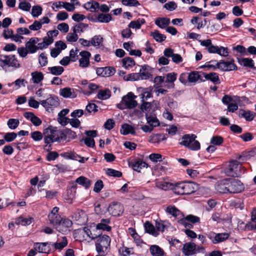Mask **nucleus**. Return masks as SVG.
Here are the masks:
<instances>
[{"label":"nucleus","mask_w":256,"mask_h":256,"mask_svg":"<svg viewBox=\"0 0 256 256\" xmlns=\"http://www.w3.org/2000/svg\"><path fill=\"white\" fill-rule=\"evenodd\" d=\"M240 115L244 117L248 121H252L254 118L255 114L250 111L244 110H240Z\"/></svg>","instance_id":"c03bdc74"},{"label":"nucleus","mask_w":256,"mask_h":256,"mask_svg":"<svg viewBox=\"0 0 256 256\" xmlns=\"http://www.w3.org/2000/svg\"><path fill=\"white\" fill-rule=\"evenodd\" d=\"M145 20L144 18H138L136 20L132 21L129 24L128 26L129 28L139 29L140 28L141 26L145 23Z\"/></svg>","instance_id":"37998d69"},{"label":"nucleus","mask_w":256,"mask_h":256,"mask_svg":"<svg viewBox=\"0 0 256 256\" xmlns=\"http://www.w3.org/2000/svg\"><path fill=\"white\" fill-rule=\"evenodd\" d=\"M196 246L194 242H186L183 246L182 252L186 256H190L196 253Z\"/></svg>","instance_id":"2eb2a0df"},{"label":"nucleus","mask_w":256,"mask_h":256,"mask_svg":"<svg viewBox=\"0 0 256 256\" xmlns=\"http://www.w3.org/2000/svg\"><path fill=\"white\" fill-rule=\"evenodd\" d=\"M150 36L158 42H162L166 38L164 35L160 34L158 31L152 32Z\"/></svg>","instance_id":"3c124183"},{"label":"nucleus","mask_w":256,"mask_h":256,"mask_svg":"<svg viewBox=\"0 0 256 256\" xmlns=\"http://www.w3.org/2000/svg\"><path fill=\"white\" fill-rule=\"evenodd\" d=\"M166 139V137L164 134H154L148 138V142L153 144H159L162 140Z\"/></svg>","instance_id":"5701e85b"},{"label":"nucleus","mask_w":256,"mask_h":256,"mask_svg":"<svg viewBox=\"0 0 256 256\" xmlns=\"http://www.w3.org/2000/svg\"><path fill=\"white\" fill-rule=\"evenodd\" d=\"M174 184L173 183L166 182L164 180H156L155 182V184L156 188L164 190H173Z\"/></svg>","instance_id":"412c9836"},{"label":"nucleus","mask_w":256,"mask_h":256,"mask_svg":"<svg viewBox=\"0 0 256 256\" xmlns=\"http://www.w3.org/2000/svg\"><path fill=\"white\" fill-rule=\"evenodd\" d=\"M146 68L144 66L142 67L140 70V72L138 74L140 75L139 80H146L150 78V74L148 72H145Z\"/></svg>","instance_id":"5fc2aeb1"},{"label":"nucleus","mask_w":256,"mask_h":256,"mask_svg":"<svg viewBox=\"0 0 256 256\" xmlns=\"http://www.w3.org/2000/svg\"><path fill=\"white\" fill-rule=\"evenodd\" d=\"M84 232L92 239L97 238L100 234L96 228L90 230L88 228H85L84 229Z\"/></svg>","instance_id":"cd10ccee"},{"label":"nucleus","mask_w":256,"mask_h":256,"mask_svg":"<svg viewBox=\"0 0 256 256\" xmlns=\"http://www.w3.org/2000/svg\"><path fill=\"white\" fill-rule=\"evenodd\" d=\"M76 182L84 186L86 188H89L91 184L90 180L87 178H86L83 176H80L78 177L76 180Z\"/></svg>","instance_id":"ea45409f"},{"label":"nucleus","mask_w":256,"mask_h":256,"mask_svg":"<svg viewBox=\"0 0 256 256\" xmlns=\"http://www.w3.org/2000/svg\"><path fill=\"white\" fill-rule=\"evenodd\" d=\"M102 38L100 36H95L91 40V45L94 46H99L102 42Z\"/></svg>","instance_id":"bf43d9fd"},{"label":"nucleus","mask_w":256,"mask_h":256,"mask_svg":"<svg viewBox=\"0 0 256 256\" xmlns=\"http://www.w3.org/2000/svg\"><path fill=\"white\" fill-rule=\"evenodd\" d=\"M66 38L69 42H75L78 39V36L76 32H73L72 33H68L66 36Z\"/></svg>","instance_id":"774afa93"},{"label":"nucleus","mask_w":256,"mask_h":256,"mask_svg":"<svg viewBox=\"0 0 256 256\" xmlns=\"http://www.w3.org/2000/svg\"><path fill=\"white\" fill-rule=\"evenodd\" d=\"M68 244L67 239L66 236H62L60 240L58 239V242L53 244L56 250H62L63 248L66 247Z\"/></svg>","instance_id":"f704fd0d"},{"label":"nucleus","mask_w":256,"mask_h":256,"mask_svg":"<svg viewBox=\"0 0 256 256\" xmlns=\"http://www.w3.org/2000/svg\"><path fill=\"white\" fill-rule=\"evenodd\" d=\"M88 27V25L84 23H80L72 28V30L76 32H82L84 30Z\"/></svg>","instance_id":"680f3d73"},{"label":"nucleus","mask_w":256,"mask_h":256,"mask_svg":"<svg viewBox=\"0 0 256 256\" xmlns=\"http://www.w3.org/2000/svg\"><path fill=\"white\" fill-rule=\"evenodd\" d=\"M112 20V16L110 14H99L97 16V20L100 22H108Z\"/></svg>","instance_id":"de8ad7c7"},{"label":"nucleus","mask_w":256,"mask_h":256,"mask_svg":"<svg viewBox=\"0 0 256 256\" xmlns=\"http://www.w3.org/2000/svg\"><path fill=\"white\" fill-rule=\"evenodd\" d=\"M16 224L18 225L21 224L23 226L30 224H31V218H28L20 216L16 220Z\"/></svg>","instance_id":"603ef678"},{"label":"nucleus","mask_w":256,"mask_h":256,"mask_svg":"<svg viewBox=\"0 0 256 256\" xmlns=\"http://www.w3.org/2000/svg\"><path fill=\"white\" fill-rule=\"evenodd\" d=\"M0 66L5 71L9 67L15 68L20 67V64L16 58L15 56H0Z\"/></svg>","instance_id":"20e7f679"},{"label":"nucleus","mask_w":256,"mask_h":256,"mask_svg":"<svg viewBox=\"0 0 256 256\" xmlns=\"http://www.w3.org/2000/svg\"><path fill=\"white\" fill-rule=\"evenodd\" d=\"M230 236L229 234L224 233H215L210 232L207 234L208 238L211 240L214 244H216L222 242L227 240Z\"/></svg>","instance_id":"6e6552de"},{"label":"nucleus","mask_w":256,"mask_h":256,"mask_svg":"<svg viewBox=\"0 0 256 256\" xmlns=\"http://www.w3.org/2000/svg\"><path fill=\"white\" fill-rule=\"evenodd\" d=\"M218 65V68L222 71H230L236 69V65L232 61L224 62L222 60L219 62Z\"/></svg>","instance_id":"aec40b11"},{"label":"nucleus","mask_w":256,"mask_h":256,"mask_svg":"<svg viewBox=\"0 0 256 256\" xmlns=\"http://www.w3.org/2000/svg\"><path fill=\"white\" fill-rule=\"evenodd\" d=\"M84 8L90 12H96L99 9V4L96 1L92 0L84 4Z\"/></svg>","instance_id":"c85d7f7f"},{"label":"nucleus","mask_w":256,"mask_h":256,"mask_svg":"<svg viewBox=\"0 0 256 256\" xmlns=\"http://www.w3.org/2000/svg\"><path fill=\"white\" fill-rule=\"evenodd\" d=\"M177 78V74L174 72H170L166 74V80L165 82L166 83H170V85L168 86V88H174V82L176 80Z\"/></svg>","instance_id":"c756f323"},{"label":"nucleus","mask_w":256,"mask_h":256,"mask_svg":"<svg viewBox=\"0 0 256 256\" xmlns=\"http://www.w3.org/2000/svg\"><path fill=\"white\" fill-rule=\"evenodd\" d=\"M53 244L50 242H37L34 244V248L36 252L40 253H48L50 250V246Z\"/></svg>","instance_id":"4468645a"},{"label":"nucleus","mask_w":256,"mask_h":256,"mask_svg":"<svg viewBox=\"0 0 256 256\" xmlns=\"http://www.w3.org/2000/svg\"><path fill=\"white\" fill-rule=\"evenodd\" d=\"M223 142V138L219 136H212L210 139V143L214 145H220Z\"/></svg>","instance_id":"0e129e2a"},{"label":"nucleus","mask_w":256,"mask_h":256,"mask_svg":"<svg viewBox=\"0 0 256 256\" xmlns=\"http://www.w3.org/2000/svg\"><path fill=\"white\" fill-rule=\"evenodd\" d=\"M58 210L59 208L57 206H55L52 208L48 216L50 224L54 226H56L62 220L61 216L58 213Z\"/></svg>","instance_id":"f8f14e48"},{"label":"nucleus","mask_w":256,"mask_h":256,"mask_svg":"<svg viewBox=\"0 0 256 256\" xmlns=\"http://www.w3.org/2000/svg\"><path fill=\"white\" fill-rule=\"evenodd\" d=\"M120 133L123 135H127L129 134H135L136 132L134 128L130 125L124 124L120 128Z\"/></svg>","instance_id":"bb28decb"},{"label":"nucleus","mask_w":256,"mask_h":256,"mask_svg":"<svg viewBox=\"0 0 256 256\" xmlns=\"http://www.w3.org/2000/svg\"><path fill=\"white\" fill-rule=\"evenodd\" d=\"M48 69L52 74L55 76H60L64 71V68L61 66H54L52 67H48Z\"/></svg>","instance_id":"a18cd8bd"},{"label":"nucleus","mask_w":256,"mask_h":256,"mask_svg":"<svg viewBox=\"0 0 256 256\" xmlns=\"http://www.w3.org/2000/svg\"><path fill=\"white\" fill-rule=\"evenodd\" d=\"M110 242V238L107 235H100L97 238L96 243L102 245L103 247L108 248Z\"/></svg>","instance_id":"393cba45"},{"label":"nucleus","mask_w":256,"mask_h":256,"mask_svg":"<svg viewBox=\"0 0 256 256\" xmlns=\"http://www.w3.org/2000/svg\"><path fill=\"white\" fill-rule=\"evenodd\" d=\"M198 185L193 182H181L174 184L173 192L177 194H190L196 192Z\"/></svg>","instance_id":"f03ea898"},{"label":"nucleus","mask_w":256,"mask_h":256,"mask_svg":"<svg viewBox=\"0 0 256 256\" xmlns=\"http://www.w3.org/2000/svg\"><path fill=\"white\" fill-rule=\"evenodd\" d=\"M228 178L218 182L216 185V190L221 194L228 193Z\"/></svg>","instance_id":"6ab92c4d"},{"label":"nucleus","mask_w":256,"mask_h":256,"mask_svg":"<svg viewBox=\"0 0 256 256\" xmlns=\"http://www.w3.org/2000/svg\"><path fill=\"white\" fill-rule=\"evenodd\" d=\"M141 102H144L152 96V92L148 88H144L142 94L140 95Z\"/></svg>","instance_id":"09e8293b"},{"label":"nucleus","mask_w":256,"mask_h":256,"mask_svg":"<svg viewBox=\"0 0 256 256\" xmlns=\"http://www.w3.org/2000/svg\"><path fill=\"white\" fill-rule=\"evenodd\" d=\"M166 213L174 217H176L180 214V211L174 206H168L166 210Z\"/></svg>","instance_id":"49530a36"},{"label":"nucleus","mask_w":256,"mask_h":256,"mask_svg":"<svg viewBox=\"0 0 256 256\" xmlns=\"http://www.w3.org/2000/svg\"><path fill=\"white\" fill-rule=\"evenodd\" d=\"M110 220V218H103L100 220V222L97 224L96 228L98 230H105L109 232L111 230V226H108Z\"/></svg>","instance_id":"b1692460"},{"label":"nucleus","mask_w":256,"mask_h":256,"mask_svg":"<svg viewBox=\"0 0 256 256\" xmlns=\"http://www.w3.org/2000/svg\"><path fill=\"white\" fill-rule=\"evenodd\" d=\"M139 76L138 73H132L124 76L123 78L126 81H135L139 80Z\"/></svg>","instance_id":"4d7b16f0"},{"label":"nucleus","mask_w":256,"mask_h":256,"mask_svg":"<svg viewBox=\"0 0 256 256\" xmlns=\"http://www.w3.org/2000/svg\"><path fill=\"white\" fill-rule=\"evenodd\" d=\"M196 138L194 134H186L182 136L180 144L192 150H198L200 149V144Z\"/></svg>","instance_id":"7ed1b4c3"},{"label":"nucleus","mask_w":256,"mask_h":256,"mask_svg":"<svg viewBox=\"0 0 256 256\" xmlns=\"http://www.w3.org/2000/svg\"><path fill=\"white\" fill-rule=\"evenodd\" d=\"M40 103L46 110L52 108L56 107L59 104L58 97L52 94H50V97L46 100H41Z\"/></svg>","instance_id":"1a4fd4ad"},{"label":"nucleus","mask_w":256,"mask_h":256,"mask_svg":"<svg viewBox=\"0 0 256 256\" xmlns=\"http://www.w3.org/2000/svg\"><path fill=\"white\" fill-rule=\"evenodd\" d=\"M44 140L46 144H50L54 142H60L66 140V136L64 132L52 126L44 130Z\"/></svg>","instance_id":"f257e3e1"},{"label":"nucleus","mask_w":256,"mask_h":256,"mask_svg":"<svg viewBox=\"0 0 256 256\" xmlns=\"http://www.w3.org/2000/svg\"><path fill=\"white\" fill-rule=\"evenodd\" d=\"M122 66L129 70L135 66L136 62L134 60L130 57H126L122 60Z\"/></svg>","instance_id":"2f4dec72"},{"label":"nucleus","mask_w":256,"mask_h":256,"mask_svg":"<svg viewBox=\"0 0 256 256\" xmlns=\"http://www.w3.org/2000/svg\"><path fill=\"white\" fill-rule=\"evenodd\" d=\"M14 33V30L12 29L7 28H4L2 35L6 40L11 39Z\"/></svg>","instance_id":"e2e57ef3"},{"label":"nucleus","mask_w":256,"mask_h":256,"mask_svg":"<svg viewBox=\"0 0 256 256\" xmlns=\"http://www.w3.org/2000/svg\"><path fill=\"white\" fill-rule=\"evenodd\" d=\"M170 226V224L166 221H156V230L158 232L159 231L164 232L165 229L168 228Z\"/></svg>","instance_id":"58836bf2"},{"label":"nucleus","mask_w":256,"mask_h":256,"mask_svg":"<svg viewBox=\"0 0 256 256\" xmlns=\"http://www.w3.org/2000/svg\"><path fill=\"white\" fill-rule=\"evenodd\" d=\"M25 118L29 120L35 126H39L42 124V120L32 112H25L24 114Z\"/></svg>","instance_id":"4be33fe9"},{"label":"nucleus","mask_w":256,"mask_h":256,"mask_svg":"<svg viewBox=\"0 0 256 256\" xmlns=\"http://www.w3.org/2000/svg\"><path fill=\"white\" fill-rule=\"evenodd\" d=\"M72 222L68 218L62 219L55 226L58 231L62 234H66L70 231L72 226Z\"/></svg>","instance_id":"9b49d317"},{"label":"nucleus","mask_w":256,"mask_h":256,"mask_svg":"<svg viewBox=\"0 0 256 256\" xmlns=\"http://www.w3.org/2000/svg\"><path fill=\"white\" fill-rule=\"evenodd\" d=\"M245 170L237 160L230 162L226 169V174L230 176L239 177L244 172Z\"/></svg>","instance_id":"39448f33"},{"label":"nucleus","mask_w":256,"mask_h":256,"mask_svg":"<svg viewBox=\"0 0 256 256\" xmlns=\"http://www.w3.org/2000/svg\"><path fill=\"white\" fill-rule=\"evenodd\" d=\"M40 41L38 38H32L26 43V47L29 52V53L34 54L38 50L36 44Z\"/></svg>","instance_id":"f3484780"},{"label":"nucleus","mask_w":256,"mask_h":256,"mask_svg":"<svg viewBox=\"0 0 256 256\" xmlns=\"http://www.w3.org/2000/svg\"><path fill=\"white\" fill-rule=\"evenodd\" d=\"M111 92L108 89L100 90L97 94V98L101 100H106L110 96Z\"/></svg>","instance_id":"79ce46f5"},{"label":"nucleus","mask_w":256,"mask_h":256,"mask_svg":"<svg viewBox=\"0 0 256 256\" xmlns=\"http://www.w3.org/2000/svg\"><path fill=\"white\" fill-rule=\"evenodd\" d=\"M155 24L159 28H164L170 24V20L166 18H159L156 19Z\"/></svg>","instance_id":"473e14b6"},{"label":"nucleus","mask_w":256,"mask_h":256,"mask_svg":"<svg viewBox=\"0 0 256 256\" xmlns=\"http://www.w3.org/2000/svg\"><path fill=\"white\" fill-rule=\"evenodd\" d=\"M32 80L33 83L38 84L44 79V74L42 72H34L31 74Z\"/></svg>","instance_id":"e433bc0d"},{"label":"nucleus","mask_w":256,"mask_h":256,"mask_svg":"<svg viewBox=\"0 0 256 256\" xmlns=\"http://www.w3.org/2000/svg\"><path fill=\"white\" fill-rule=\"evenodd\" d=\"M16 134L14 132H7L4 136V141L11 142L16 138Z\"/></svg>","instance_id":"338daca9"},{"label":"nucleus","mask_w":256,"mask_h":256,"mask_svg":"<svg viewBox=\"0 0 256 256\" xmlns=\"http://www.w3.org/2000/svg\"><path fill=\"white\" fill-rule=\"evenodd\" d=\"M228 193L236 194L244 190V187L243 184L238 180L228 178Z\"/></svg>","instance_id":"0eeeda50"},{"label":"nucleus","mask_w":256,"mask_h":256,"mask_svg":"<svg viewBox=\"0 0 256 256\" xmlns=\"http://www.w3.org/2000/svg\"><path fill=\"white\" fill-rule=\"evenodd\" d=\"M241 64L244 66L251 68H254V63L252 59L249 58H242L240 61Z\"/></svg>","instance_id":"6e6d98bb"},{"label":"nucleus","mask_w":256,"mask_h":256,"mask_svg":"<svg viewBox=\"0 0 256 256\" xmlns=\"http://www.w3.org/2000/svg\"><path fill=\"white\" fill-rule=\"evenodd\" d=\"M60 94L64 98H74L76 96L75 90L68 87L60 89Z\"/></svg>","instance_id":"a211bd4d"},{"label":"nucleus","mask_w":256,"mask_h":256,"mask_svg":"<svg viewBox=\"0 0 256 256\" xmlns=\"http://www.w3.org/2000/svg\"><path fill=\"white\" fill-rule=\"evenodd\" d=\"M42 8L38 6H34L32 10V14L34 18H38L42 14Z\"/></svg>","instance_id":"13d9d810"},{"label":"nucleus","mask_w":256,"mask_h":256,"mask_svg":"<svg viewBox=\"0 0 256 256\" xmlns=\"http://www.w3.org/2000/svg\"><path fill=\"white\" fill-rule=\"evenodd\" d=\"M147 166L148 164L145 162L141 160L135 162L132 165L133 170L138 172H140L142 168H147Z\"/></svg>","instance_id":"4c0bfd02"},{"label":"nucleus","mask_w":256,"mask_h":256,"mask_svg":"<svg viewBox=\"0 0 256 256\" xmlns=\"http://www.w3.org/2000/svg\"><path fill=\"white\" fill-rule=\"evenodd\" d=\"M124 208L121 204L112 202L108 208V211L112 216H117L121 215L124 212Z\"/></svg>","instance_id":"9d476101"},{"label":"nucleus","mask_w":256,"mask_h":256,"mask_svg":"<svg viewBox=\"0 0 256 256\" xmlns=\"http://www.w3.org/2000/svg\"><path fill=\"white\" fill-rule=\"evenodd\" d=\"M80 58L78 60L79 66L82 68H86L90 66V59L91 54L88 51H82L79 54Z\"/></svg>","instance_id":"ddd939ff"},{"label":"nucleus","mask_w":256,"mask_h":256,"mask_svg":"<svg viewBox=\"0 0 256 256\" xmlns=\"http://www.w3.org/2000/svg\"><path fill=\"white\" fill-rule=\"evenodd\" d=\"M116 72L115 69L112 67L108 66L104 68H98L96 69V72L98 76L107 77L112 76Z\"/></svg>","instance_id":"dca6fc26"},{"label":"nucleus","mask_w":256,"mask_h":256,"mask_svg":"<svg viewBox=\"0 0 256 256\" xmlns=\"http://www.w3.org/2000/svg\"><path fill=\"white\" fill-rule=\"evenodd\" d=\"M38 62L42 66H44L48 64V58L44 52H42L40 55Z\"/></svg>","instance_id":"69168bd1"},{"label":"nucleus","mask_w":256,"mask_h":256,"mask_svg":"<svg viewBox=\"0 0 256 256\" xmlns=\"http://www.w3.org/2000/svg\"><path fill=\"white\" fill-rule=\"evenodd\" d=\"M109 176L120 178L122 176V173L118 170L112 168H108L106 172Z\"/></svg>","instance_id":"052dcab7"},{"label":"nucleus","mask_w":256,"mask_h":256,"mask_svg":"<svg viewBox=\"0 0 256 256\" xmlns=\"http://www.w3.org/2000/svg\"><path fill=\"white\" fill-rule=\"evenodd\" d=\"M218 64L219 62H218L216 60H211L206 62L204 66H202L201 68H206L208 69L214 70L218 68V66H219Z\"/></svg>","instance_id":"8fccbe9b"},{"label":"nucleus","mask_w":256,"mask_h":256,"mask_svg":"<svg viewBox=\"0 0 256 256\" xmlns=\"http://www.w3.org/2000/svg\"><path fill=\"white\" fill-rule=\"evenodd\" d=\"M146 118L147 123L149 124L153 128L154 127L158 126L160 125V122L158 119L154 116H149L148 114H146Z\"/></svg>","instance_id":"72a5a7b5"},{"label":"nucleus","mask_w":256,"mask_h":256,"mask_svg":"<svg viewBox=\"0 0 256 256\" xmlns=\"http://www.w3.org/2000/svg\"><path fill=\"white\" fill-rule=\"evenodd\" d=\"M136 97L132 92H128L126 96L122 97L120 103L117 105V107L122 110L126 108H135L138 104L136 101L135 100Z\"/></svg>","instance_id":"423d86ee"},{"label":"nucleus","mask_w":256,"mask_h":256,"mask_svg":"<svg viewBox=\"0 0 256 256\" xmlns=\"http://www.w3.org/2000/svg\"><path fill=\"white\" fill-rule=\"evenodd\" d=\"M150 252L152 256H163L164 254L163 250L156 245L150 246Z\"/></svg>","instance_id":"7c9ffc66"},{"label":"nucleus","mask_w":256,"mask_h":256,"mask_svg":"<svg viewBox=\"0 0 256 256\" xmlns=\"http://www.w3.org/2000/svg\"><path fill=\"white\" fill-rule=\"evenodd\" d=\"M188 80L190 82H196L198 80L204 81L201 78V76L198 72H192L188 74Z\"/></svg>","instance_id":"c9c22d12"},{"label":"nucleus","mask_w":256,"mask_h":256,"mask_svg":"<svg viewBox=\"0 0 256 256\" xmlns=\"http://www.w3.org/2000/svg\"><path fill=\"white\" fill-rule=\"evenodd\" d=\"M144 228L147 232L152 234L154 236H157L159 232L155 229L154 226L150 222H146L144 224Z\"/></svg>","instance_id":"a19ab883"},{"label":"nucleus","mask_w":256,"mask_h":256,"mask_svg":"<svg viewBox=\"0 0 256 256\" xmlns=\"http://www.w3.org/2000/svg\"><path fill=\"white\" fill-rule=\"evenodd\" d=\"M20 122L18 120L15 118H10L7 122L8 128L11 130L16 129L19 125Z\"/></svg>","instance_id":"864d4df0"},{"label":"nucleus","mask_w":256,"mask_h":256,"mask_svg":"<svg viewBox=\"0 0 256 256\" xmlns=\"http://www.w3.org/2000/svg\"><path fill=\"white\" fill-rule=\"evenodd\" d=\"M202 74L206 80H210L214 84H220V82L218 75L216 72L202 73Z\"/></svg>","instance_id":"a878e982"}]
</instances>
